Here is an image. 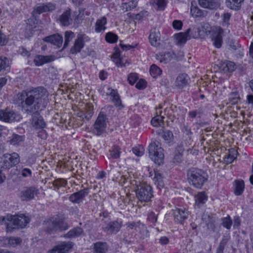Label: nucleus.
Wrapping results in <instances>:
<instances>
[{"mask_svg":"<svg viewBox=\"0 0 253 253\" xmlns=\"http://www.w3.org/2000/svg\"><path fill=\"white\" fill-rule=\"evenodd\" d=\"M47 93L45 88L38 87L24 90L17 94L22 112L26 114L40 111L47 105Z\"/></svg>","mask_w":253,"mask_h":253,"instance_id":"1","label":"nucleus"},{"mask_svg":"<svg viewBox=\"0 0 253 253\" xmlns=\"http://www.w3.org/2000/svg\"><path fill=\"white\" fill-rule=\"evenodd\" d=\"M187 176L188 182L197 188H201L208 178V175L205 171L197 168L188 169Z\"/></svg>","mask_w":253,"mask_h":253,"instance_id":"2","label":"nucleus"},{"mask_svg":"<svg viewBox=\"0 0 253 253\" xmlns=\"http://www.w3.org/2000/svg\"><path fill=\"white\" fill-rule=\"evenodd\" d=\"M164 149L161 147V143L158 141L151 142L148 146V151L150 159L154 162L160 165L164 163Z\"/></svg>","mask_w":253,"mask_h":253,"instance_id":"3","label":"nucleus"},{"mask_svg":"<svg viewBox=\"0 0 253 253\" xmlns=\"http://www.w3.org/2000/svg\"><path fill=\"white\" fill-rule=\"evenodd\" d=\"M10 220L6 223V231L11 232L14 229L23 228L29 222V218L24 214L11 215Z\"/></svg>","mask_w":253,"mask_h":253,"instance_id":"4","label":"nucleus"},{"mask_svg":"<svg viewBox=\"0 0 253 253\" xmlns=\"http://www.w3.org/2000/svg\"><path fill=\"white\" fill-rule=\"evenodd\" d=\"M137 199L141 203L148 202L153 197L152 188L146 184H140L135 190Z\"/></svg>","mask_w":253,"mask_h":253,"instance_id":"5","label":"nucleus"},{"mask_svg":"<svg viewBox=\"0 0 253 253\" xmlns=\"http://www.w3.org/2000/svg\"><path fill=\"white\" fill-rule=\"evenodd\" d=\"M55 8V5L51 2L37 4L34 7L32 12V16L36 19L40 14L44 12H52Z\"/></svg>","mask_w":253,"mask_h":253,"instance_id":"6","label":"nucleus"},{"mask_svg":"<svg viewBox=\"0 0 253 253\" xmlns=\"http://www.w3.org/2000/svg\"><path fill=\"white\" fill-rule=\"evenodd\" d=\"M3 165L1 166L3 169H9L16 166L20 162L19 155L17 153H13L12 154H5L2 158Z\"/></svg>","mask_w":253,"mask_h":253,"instance_id":"7","label":"nucleus"},{"mask_svg":"<svg viewBox=\"0 0 253 253\" xmlns=\"http://www.w3.org/2000/svg\"><path fill=\"white\" fill-rule=\"evenodd\" d=\"M39 194L38 189L34 186L26 187L21 191L20 197L22 201H30Z\"/></svg>","mask_w":253,"mask_h":253,"instance_id":"8","label":"nucleus"},{"mask_svg":"<svg viewBox=\"0 0 253 253\" xmlns=\"http://www.w3.org/2000/svg\"><path fill=\"white\" fill-rule=\"evenodd\" d=\"M89 38L85 34H79L76 40L74 46L71 49V52L73 54H76L81 51L84 46V42L88 41Z\"/></svg>","mask_w":253,"mask_h":253,"instance_id":"9","label":"nucleus"},{"mask_svg":"<svg viewBox=\"0 0 253 253\" xmlns=\"http://www.w3.org/2000/svg\"><path fill=\"white\" fill-rule=\"evenodd\" d=\"M122 227V222L113 221L110 222L106 224L105 226L102 227V230L108 234H116L118 233Z\"/></svg>","mask_w":253,"mask_h":253,"instance_id":"10","label":"nucleus"},{"mask_svg":"<svg viewBox=\"0 0 253 253\" xmlns=\"http://www.w3.org/2000/svg\"><path fill=\"white\" fill-rule=\"evenodd\" d=\"M73 246L72 242H63L49 251V253H66Z\"/></svg>","mask_w":253,"mask_h":253,"instance_id":"11","label":"nucleus"},{"mask_svg":"<svg viewBox=\"0 0 253 253\" xmlns=\"http://www.w3.org/2000/svg\"><path fill=\"white\" fill-rule=\"evenodd\" d=\"M88 193L89 189L84 188L71 195L69 200L72 203L79 204L83 201L85 196L88 195Z\"/></svg>","mask_w":253,"mask_h":253,"instance_id":"12","label":"nucleus"},{"mask_svg":"<svg viewBox=\"0 0 253 253\" xmlns=\"http://www.w3.org/2000/svg\"><path fill=\"white\" fill-rule=\"evenodd\" d=\"M55 60L54 55H37L34 59V63L36 66H41L44 64L53 61Z\"/></svg>","mask_w":253,"mask_h":253,"instance_id":"13","label":"nucleus"},{"mask_svg":"<svg viewBox=\"0 0 253 253\" xmlns=\"http://www.w3.org/2000/svg\"><path fill=\"white\" fill-rule=\"evenodd\" d=\"M223 32L222 29L220 27H215L212 35V40L213 44L217 48L221 47L222 43V34Z\"/></svg>","mask_w":253,"mask_h":253,"instance_id":"14","label":"nucleus"},{"mask_svg":"<svg viewBox=\"0 0 253 253\" xmlns=\"http://www.w3.org/2000/svg\"><path fill=\"white\" fill-rule=\"evenodd\" d=\"M57 21L62 26L68 27L72 24L73 19L71 17V12L70 9L66 10L59 16Z\"/></svg>","mask_w":253,"mask_h":253,"instance_id":"15","label":"nucleus"},{"mask_svg":"<svg viewBox=\"0 0 253 253\" xmlns=\"http://www.w3.org/2000/svg\"><path fill=\"white\" fill-rule=\"evenodd\" d=\"M190 79L187 74L183 73L179 74L175 81V85L178 88H183L189 84Z\"/></svg>","mask_w":253,"mask_h":253,"instance_id":"16","label":"nucleus"},{"mask_svg":"<svg viewBox=\"0 0 253 253\" xmlns=\"http://www.w3.org/2000/svg\"><path fill=\"white\" fill-rule=\"evenodd\" d=\"M31 114L30 123L33 126H45V123L39 111L32 112Z\"/></svg>","mask_w":253,"mask_h":253,"instance_id":"17","label":"nucleus"},{"mask_svg":"<svg viewBox=\"0 0 253 253\" xmlns=\"http://www.w3.org/2000/svg\"><path fill=\"white\" fill-rule=\"evenodd\" d=\"M189 212L185 209H177L173 211V216L175 222L182 223L187 218Z\"/></svg>","mask_w":253,"mask_h":253,"instance_id":"18","label":"nucleus"},{"mask_svg":"<svg viewBox=\"0 0 253 253\" xmlns=\"http://www.w3.org/2000/svg\"><path fill=\"white\" fill-rule=\"evenodd\" d=\"M18 116L12 111L0 110V120L5 122H11L16 120Z\"/></svg>","mask_w":253,"mask_h":253,"instance_id":"19","label":"nucleus"},{"mask_svg":"<svg viewBox=\"0 0 253 253\" xmlns=\"http://www.w3.org/2000/svg\"><path fill=\"white\" fill-rule=\"evenodd\" d=\"M149 38L152 46H158L160 43V33L159 30L156 28L151 29Z\"/></svg>","mask_w":253,"mask_h":253,"instance_id":"20","label":"nucleus"},{"mask_svg":"<svg viewBox=\"0 0 253 253\" xmlns=\"http://www.w3.org/2000/svg\"><path fill=\"white\" fill-rule=\"evenodd\" d=\"M45 41L50 42L59 47L62 44L63 38L61 35L57 34L46 37Z\"/></svg>","mask_w":253,"mask_h":253,"instance_id":"21","label":"nucleus"},{"mask_svg":"<svg viewBox=\"0 0 253 253\" xmlns=\"http://www.w3.org/2000/svg\"><path fill=\"white\" fill-rule=\"evenodd\" d=\"M84 230L80 227H76L71 229L68 233L64 235V237L68 238H76L82 235H84Z\"/></svg>","mask_w":253,"mask_h":253,"instance_id":"22","label":"nucleus"},{"mask_svg":"<svg viewBox=\"0 0 253 253\" xmlns=\"http://www.w3.org/2000/svg\"><path fill=\"white\" fill-rule=\"evenodd\" d=\"M108 90L109 91L107 93L112 97V100L115 106L119 107V109L122 108L123 106L118 92L113 89H108Z\"/></svg>","mask_w":253,"mask_h":253,"instance_id":"23","label":"nucleus"},{"mask_svg":"<svg viewBox=\"0 0 253 253\" xmlns=\"http://www.w3.org/2000/svg\"><path fill=\"white\" fill-rule=\"evenodd\" d=\"M238 153L235 148H231L228 150L223 158L224 161L226 164H231L235 159H236Z\"/></svg>","mask_w":253,"mask_h":253,"instance_id":"24","label":"nucleus"},{"mask_svg":"<svg viewBox=\"0 0 253 253\" xmlns=\"http://www.w3.org/2000/svg\"><path fill=\"white\" fill-rule=\"evenodd\" d=\"M152 132L161 136L165 140H169L173 137V133L170 130L165 131L163 128L153 129Z\"/></svg>","mask_w":253,"mask_h":253,"instance_id":"25","label":"nucleus"},{"mask_svg":"<svg viewBox=\"0 0 253 253\" xmlns=\"http://www.w3.org/2000/svg\"><path fill=\"white\" fill-rule=\"evenodd\" d=\"M191 31V29L188 28L185 33H179L175 34V37L176 40V43L179 45L185 43L188 40V34Z\"/></svg>","mask_w":253,"mask_h":253,"instance_id":"26","label":"nucleus"},{"mask_svg":"<svg viewBox=\"0 0 253 253\" xmlns=\"http://www.w3.org/2000/svg\"><path fill=\"white\" fill-rule=\"evenodd\" d=\"M93 253H106L108 251V246L105 242H97L94 244Z\"/></svg>","mask_w":253,"mask_h":253,"instance_id":"27","label":"nucleus"},{"mask_svg":"<svg viewBox=\"0 0 253 253\" xmlns=\"http://www.w3.org/2000/svg\"><path fill=\"white\" fill-rule=\"evenodd\" d=\"M107 23V19L105 16L101 17L100 19H98L95 23V31L97 33H100L104 31L106 27L105 25Z\"/></svg>","mask_w":253,"mask_h":253,"instance_id":"28","label":"nucleus"},{"mask_svg":"<svg viewBox=\"0 0 253 253\" xmlns=\"http://www.w3.org/2000/svg\"><path fill=\"white\" fill-rule=\"evenodd\" d=\"M4 242L8 246L15 247L21 244L22 239L20 237H6L4 239Z\"/></svg>","mask_w":253,"mask_h":253,"instance_id":"29","label":"nucleus"},{"mask_svg":"<svg viewBox=\"0 0 253 253\" xmlns=\"http://www.w3.org/2000/svg\"><path fill=\"white\" fill-rule=\"evenodd\" d=\"M244 0H226V4L228 8L237 10L241 7V3Z\"/></svg>","mask_w":253,"mask_h":253,"instance_id":"30","label":"nucleus"},{"mask_svg":"<svg viewBox=\"0 0 253 253\" xmlns=\"http://www.w3.org/2000/svg\"><path fill=\"white\" fill-rule=\"evenodd\" d=\"M107 118L103 112H100L95 121V125L99 126H106L107 125Z\"/></svg>","mask_w":253,"mask_h":253,"instance_id":"31","label":"nucleus"},{"mask_svg":"<svg viewBox=\"0 0 253 253\" xmlns=\"http://www.w3.org/2000/svg\"><path fill=\"white\" fill-rule=\"evenodd\" d=\"M235 190L234 193L236 195L239 196L242 194L245 184L243 180H235Z\"/></svg>","mask_w":253,"mask_h":253,"instance_id":"32","label":"nucleus"},{"mask_svg":"<svg viewBox=\"0 0 253 253\" xmlns=\"http://www.w3.org/2000/svg\"><path fill=\"white\" fill-rule=\"evenodd\" d=\"M162 111H160L159 113L161 114ZM164 117L160 115H157L156 117L153 118L151 120V123L153 126H161L164 125V122L163 121Z\"/></svg>","mask_w":253,"mask_h":253,"instance_id":"33","label":"nucleus"},{"mask_svg":"<svg viewBox=\"0 0 253 253\" xmlns=\"http://www.w3.org/2000/svg\"><path fill=\"white\" fill-rule=\"evenodd\" d=\"M57 225L56 217L53 218L51 220L46 222V231L49 233H51L54 231L57 230Z\"/></svg>","mask_w":253,"mask_h":253,"instance_id":"34","label":"nucleus"},{"mask_svg":"<svg viewBox=\"0 0 253 253\" xmlns=\"http://www.w3.org/2000/svg\"><path fill=\"white\" fill-rule=\"evenodd\" d=\"M56 217V222L57 224V230L60 231L66 230L69 228L68 224L62 218L57 216Z\"/></svg>","mask_w":253,"mask_h":253,"instance_id":"35","label":"nucleus"},{"mask_svg":"<svg viewBox=\"0 0 253 253\" xmlns=\"http://www.w3.org/2000/svg\"><path fill=\"white\" fill-rule=\"evenodd\" d=\"M207 200V197L204 192L199 193L195 197L196 204L198 206L204 204Z\"/></svg>","mask_w":253,"mask_h":253,"instance_id":"36","label":"nucleus"},{"mask_svg":"<svg viewBox=\"0 0 253 253\" xmlns=\"http://www.w3.org/2000/svg\"><path fill=\"white\" fill-rule=\"evenodd\" d=\"M162 72V70L155 64H153L150 67V74L154 78L160 75Z\"/></svg>","mask_w":253,"mask_h":253,"instance_id":"37","label":"nucleus"},{"mask_svg":"<svg viewBox=\"0 0 253 253\" xmlns=\"http://www.w3.org/2000/svg\"><path fill=\"white\" fill-rule=\"evenodd\" d=\"M205 222L209 230L214 231L215 228V220L212 217L208 215L207 219L205 218Z\"/></svg>","mask_w":253,"mask_h":253,"instance_id":"38","label":"nucleus"},{"mask_svg":"<svg viewBox=\"0 0 253 253\" xmlns=\"http://www.w3.org/2000/svg\"><path fill=\"white\" fill-rule=\"evenodd\" d=\"M223 70L224 72H232L235 69V64L231 61H226L222 65Z\"/></svg>","mask_w":253,"mask_h":253,"instance_id":"39","label":"nucleus"},{"mask_svg":"<svg viewBox=\"0 0 253 253\" xmlns=\"http://www.w3.org/2000/svg\"><path fill=\"white\" fill-rule=\"evenodd\" d=\"M229 240V237L224 236L221 242H220L219 245L217 249L216 253H223V250L225 248V246L226 245L227 242Z\"/></svg>","mask_w":253,"mask_h":253,"instance_id":"40","label":"nucleus"},{"mask_svg":"<svg viewBox=\"0 0 253 253\" xmlns=\"http://www.w3.org/2000/svg\"><path fill=\"white\" fill-rule=\"evenodd\" d=\"M120 148L118 146L115 145L110 150V155L113 159H118L120 157L121 151Z\"/></svg>","mask_w":253,"mask_h":253,"instance_id":"41","label":"nucleus"},{"mask_svg":"<svg viewBox=\"0 0 253 253\" xmlns=\"http://www.w3.org/2000/svg\"><path fill=\"white\" fill-rule=\"evenodd\" d=\"M67 184V181L65 179L58 178L55 179L53 182V186L55 189H59L60 187H65Z\"/></svg>","mask_w":253,"mask_h":253,"instance_id":"42","label":"nucleus"},{"mask_svg":"<svg viewBox=\"0 0 253 253\" xmlns=\"http://www.w3.org/2000/svg\"><path fill=\"white\" fill-rule=\"evenodd\" d=\"M25 140L24 135H19L14 134L12 138L10 140L11 144L13 145L18 144L20 142L24 141Z\"/></svg>","mask_w":253,"mask_h":253,"instance_id":"43","label":"nucleus"},{"mask_svg":"<svg viewBox=\"0 0 253 253\" xmlns=\"http://www.w3.org/2000/svg\"><path fill=\"white\" fill-rule=\"evenodd\" d=\"M10 64L9 59L4 56H0V71L8 67Z\"/></svg>","mask_w":253,"mask_h":253,"instance_id":"44","label":"nucleus"},{"mask_svg":"<svg viewBox=\"0 0 253 253\" xmlns=\"http://www.w3.org/2000/svg\"><path fill=\"white\" fill-rule=\"evenodd\" d=\"M75 37V34L72 31H66L65 33V42L64 47L65 48L68 45V43L72 40Z\"/></svg>","mask_w":253,"mask_h":253,"instance_id":"45","label":"nucleus"},{"mask_svg":"<svg viewBox=\"0 0 253 253\" xmlns=\"http://www.w3.org/2000/svg\"><path fill=\"white\" fill-rule=\"evenodd\" d=\"M88 131H92L93 133L99 136L105 132L104 127H85Z\"/></svg>","mask_w":253,"mask_h":253,"instance_id":"46","label":"nucleus"},{"mask_svg":"<svg viewBox=\"0 0 253 253\" xmlns=\"http://www.w3.org/2000/svg\"><path fill=\"white\" fill-rule=\"evenodd\" d=\"M105 40L108 42L113 43L117 41L118 36L112 32H108L106 34Z\"/></svg>","mask_w":253,"mask_h":253,"instance_id":"47","label":"nucleus"},{"mask_svg":"<svg viewBox=\"0 0 253 253\" xmlns=\"http://www.w3.org/2000/svg\"><path fill=\"white\" fill-rule=\"evenodd\" d=\"M112 58L113 59V61L116 63L118 67H122L125 66L123 63V60L120 58V54L118 53H115L113 55Z\"/></svg>","mask_w":253,"mask_h":253,"instance_id":"48","label":"nucleus"},{"mask_svg":"<svg viewBox=\"0 0 253 253\" xmlns=\"http://www.w3.org/2000/svg\"><path fill=\"white\" fill-rule=\"evenodd\" d=\"M162 178L163 176L162 174L158 172H155L154 179L155 182H158V186H159L160 188L164 186V182L163 181Z\"/></svg>","mask_w":253,"mask_h":253,"instance_id":"49","label":"nucleus"},{"mask_svg":"<svg viewBox=\"0 0 253 253\" xmlns=\"http://www.w3.org/2000/svg\"><path fill=\"white\" fill-rule=\"evenodd\" d=\"M84 119L89 120L93 115L92 109L91 107H86L85 110L84 111Z\"/></svg>","mask_w":253,"mask_h":253,"instance_id":"50","label":"nucleus"},{"mask_svg":"<svg viewBox=\"0 0 253 253\" xmlns=\"http://www.w3.org/2000/svg\"><path fill=\"white\" fill-rule=\"evenodd\" d=\"M232 223V220L229 216L222 219V225L228 229L231 228Z\"/></svg>","mask_w":253,"mask_h":253,"instance_id":"51","label":"nucleus"},{"mask_svg":"<svg viewBox=\"0 0 253 253\" xmlns=\"http://www.w3.org/2000/svg\"><path fill=\"white\" fill-rule=\"evenodd\" d=\"M219 6V3L218 2L214 0H209L207 8L213 9L218 8Z\"/></svg>","mask_w":253,"mask_h":253,"instance_id":"52","label":"nucleus"},{"mask_svg":"<svg viewBox=\"0 0 253 253\" xmlns=\"http://www.w3.org/2000/svg\"><path fill=\"white\" fill-rule=\"evenodd\" d=\"M138 77L136 74L135 73H131L130 74L127 78V80L129 82V83L133 85L137 80Z\"/></svg>","mask_w":253,"mask_h":253,"instance_id":"53","label":"nucleus"},{"mask_svg":"<svg viewBox=\"0 0 253 253\" xmlns=\"http://www.w3.org/2000/svg\"><path fill=\"white\" fill-rule=\"evenodd\" d=\"M43 127H36L38 131V136L42 139H46L47 137V134L46 131L43 129Z\"/></svg>","mask_w":253,"mask_h":253,"instance_id":"54","label":"nucleus"},{"mask_svg":"<svg viewBox=\"0 0 253 253\" xmlns=\"http://www.w3.org/2000/svg\"><path fill=\"white\" fill-rule=\"evenodd\" d=\"M191 14L193 16L200 17L202 15V11L197 7H194L191 8Z\"/></svg>","mask_w":253,"mask_h":253,"instance_id":"55","label":"nucleus"},{"mask_svg":"<svg viewBox=\"0 0 253 253\" xmlns=\"http://www.w3.org/2000/svg\"><path fill=\"white\" fill-rule=\"evenodd\" d=\"M8 42V39L6 35L3 34L0 30V45H4Z\"/></svg>","mask_w":253,"mask_h":253,"instance_id":"56","label":"nucleus"},{"mask_svg":"<svg viewBox=\"0 0 253 253\" xmlns=\"http://www.w3.org/2000/svg\"><path fill=\"white\" fill-rule=\"evenodd\" d=\"M148 15V12L146 11H141L137 14L135 16V19L137 20H141L143 18L146 17Z\"/></svg>","mask_w":253,"mask_h":253,"instance_id":"57","label":"nucleus"},{"mask_svg":"<svg viewBox=\"0 0 253 253\" xmlns=\"http://www.w3.org/2000/svg\"><path fill=\"white\" fill-rule=\"evenodd\" d=\"M170 53L169 52H168L167 53H165L164 55H162L160 59V62H164L165 63L168 62L170 60Z\"/></svg>","mask_w":253,"mask_h":253,"instance_id":"58","label":"nucleus"},{"mask_svg":"<svg viewBox=\"0 0 253 253\" xmlns=\"http://www.w3.org/2000/svg\"><path fill=\"white\" fill-rule=\"evenodd\" d=\"M182 154L175 152L172 162L173 163H179L182 161Z\"/></svg>","mask_w":253,"mask_h":253,"instance_id":"59","label":"nucleus"},{"mask_svg":"<svg viewBox=\"0 0 253 253\" xmlns=\"http://www.w3.org/2000/svg\"><path fill=\"white\" fill-rule=\"evenodd\" d=\"M148 219L153 223H155L157 220V215L154 212H151L148 215Z\"/></svg>","mask_w":253,"mask_h":253,"instance_id":"60","label":"nucleus"},{"mask_svg":"<svg viewBox=\"0 0 253 253\" xmlns=\"http://www.w3.org/2000/svg\"><path fill=\"white\" fill-rule=\"evenodd\" d=\"M182 22L180 20H174L172 22V26L174 29L179 30L182 26Z\"/></svg>","mask_w":253,"mask_h":253,"instance_id":"61","label":"nucleus"},{"mask_svg":"<svg viewBox=\"0 0 253 253\" xmlns=\"http://www.w3.org/2000/svg\"><path fill=\"white\" fill-rule=\"evenodd\" d=\"M146 82L144 80H140L136 84L135 87L139 89H143L146 86Z\"/></svg>","mask_w":253,"mask_h":253,"instance_id":"62","label":"nucleus"},{"mask_svg":"<svg viewBox=\"0 0 253 253\" xmlns=\"http://www.w3.org/2000/svg\"><path fill=\"white\" fill-rule=\"evenodd\" d=\"M190 28L191 29V31H193V32L195 33V34L194 35H193L192 37L194 38H198L200 35L201 30L200 29V28L194 26V27H192V28Z\"/></svg>","mask_w":253,"mask_h":253,"instance_id":"63","label":"nucleus"},{"mask_svg":"<svg viewBox=\"0 0 253 253\" xmlns=\"http://www.w3.org/2000/svg\"><path fill=\"white\" fill-rule=\"evenodd\" d=\"M18 52L24 56H29L30 55V52L23 47H19Z\"/></svg>","mask_w":253,"mask_h":253,"instance_id":"64","label":"nucleus"}]
</instances>
